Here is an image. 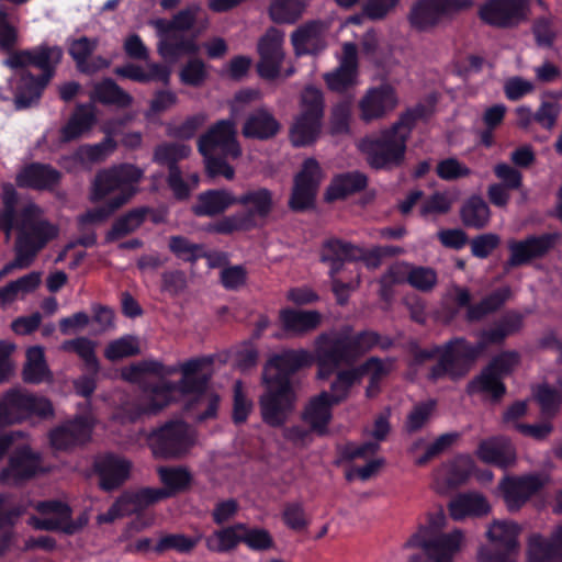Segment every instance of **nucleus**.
Masks as SVG:
<instances>
[{
  "instance_id": "obj_1",
  "label": "nucleus",
  "mask_w": 562,
  "mask_h": 562,
  "mask_svg": "<svg viewBox=\"0 0 562 562\" xmlns=\"http://www.w3.org/2000/svg\"><path fill=\"white\" fill-rule=\"evenodd\" d=\"M212 363V358L191 359L180 366L182 374L178 383L160 380L157 383L147 381L148 374L164 375V366L154 360H144L125 368L122 371L124 380L138 383L142 394L134 401L126 403L124 413L127 419L134 422L142 416L156 415L178 396H191L187 409L195 411L198 420L214 418L220 404V396L207 387L211 374L204 368Z\"/></svg>"
},
{
  "instance_id": "obj_2",
  "label": "nucleus",
  "mask_w": 562,
  "mask_h": 562,
  "mask_svg": "<svg viewBox=\"0 0 562 562\" xmlns=\"http://www.w3.org/2000/svg\"><path fill=\"white\" fill-rule=\"evenodd\" d=\"M393 345L391 338L373 330L355 333L352 326L344 325L339 329L321 333L315 338V363L317 378L328 379L336 373L329 387L331 403L347 400L353 385L360 384V372L356 362L374 347L383 350Z\"/></svg>"
},
{
  "instance_id": "obj_3",
  "label": "nucleus",
  "mask_w": 562,
  "mask_h": 562,
  "mask_svg": "<svg viewBox=\"0 0 562 562\" xmlns=\"http://www.w3.org/2000/svg\"><path fill=\"white\" fill-rule=\"evenodd\" d=\"M1 201L0 229L7 240L12 229L18 232V238L15 258L0 270V279L15 269L29 268L38 251L58 236V227L44 217L41 207L32 201L21 200L11 183L2 186Z\"/></svg>"
},
{
  "instance_id": "obj_4",
  "label": "nucleus",
  "mask_w": 562,
  "mask_h": 562,
  "mask_svg": "<svg viewBox=\"0 0 562 562\" xmlns=\"http://www.w3.org/2000/svg\"><path fill=\"white\" fill-rule=\"evenodd\" d=\"M61 58L63 49L60 47L43 44L32 49L12 53L4 59L3 64L11 69L34 66L43 71L41 77H35L30 72H24L21 76L14 95L16 109L29 108L40 99Z\"/></svg>"
},
{
  "instance_id": "obj_5",
  "label": "nucleus",
  "mask_w": 562,
  "mask_h": 562,
  "mask_svg": "<svg viewBox=\"0 0 562 562\" xmlns=\"http://www.w3.org/2000/svg\"><path fill=\"white\" fill-rule=\"evenodd\" d=\"M425 108L418 105L400 119L380 136L366 137L358 144L367 162L374 169H391L400 166L405 157L406 142L416 121L423 117Z\"/></svg>"
},
{
  "instance_id": "obj_6",
  "label": "nucleus",
  "mask_w": 562,
  "mask_h": 562,
  "mask_svg": "<svg viewBox=\"0 0 562 562\" xmlns=\"http://www.w3.org/2000/svg\"><path fill=\"white\" fill-rule=\"evenodd\" d=\"M144 171L132 164H121L97 172L91 184L90 201H105L121 209L138 192Z\"/></svg>"
},
{
  "instance_id": "obj_7",
  "label": "nucleus",
  "mask_w": 562,
  "mask_h": 562,
  "mask_svg": "<svg viewBox=\"0 0 562 562\" xmlns=\"http://www.w3.org/2000/svg\"><path fill=\"white\" fill-rule=\"evenodd\" d=\"M40 516L31 515L27 525L35 530L59 531L67 536L80 532L89 522L87 512L72 519L70 506L60 501H44L34 504Z\"/></svg>"
},
{
  "instance_id": "obj_8",
  "label": "nucleus",
  "mask_w": 562,
  "mask_h": 562,
  "mask_svg": "<svg viewBox=\"0 0 562 562\" xmlns=\"http://www.w3.org/2000/svg\"><path fill=\"white\" fill-rule=\"evenodd\" d=\"M521 527L512 520H494L486 530L488 546L477 550V562H517Z\"/></svg>"
},
{
  "instance_id": "obj_9",
  "label": "nucleus",
  "mask_w": 562,
  "mask_h": 562,
  "mask_svg": "<svg viewBox=\"0 0 562 562\" xmlns=\"http://www.w3.org/2000/svg\"><path fill=\"white\" fill-rule=\"evenodd\" d=\"M32 415L52 416L50 402L21 387H12L0 397V427L21 423Z\"/></svg>"
},
{
  "instance_id": "obj_10",
  "label": "nucleus",
  "mask_w": 562,
  "mask_h": 562,
  "mask_svg": "<svg viewBox=\"0 0 562 562\" xmlns=\"http://www.w3.org/2000/svg\"><path fill=\"white\" fill-rule=\"evenodd\" d=\"M438 362L429 371L430 380L449 376L452 380L463 378L470 371L477 355L473 345L464 338H453L445 345L437 347Z\"/></svg>"
},
{
  "instance_id": "obj_11",
  "label": "nucleus",
  "mask_w": 562,
  "mask_h": 562,
  "mask_svg": "<svg viewBox=\"0 0 562 562\" xmlns=\"http://www.w3.org/2000/svg\"><path fill=\"white\" fill-rule=\"evenodd\" d=\"M265 383L266 390L259 398L261 418L271 427L283 426L295 409L296 389L292 381Z\"/></svg>"
},
{
  "instance_id": "obj_12",
  "label": "nucleus",
  "mask_w": 562,
  "mask_h": 562,
  "mask_svg": "<svg viewBox=\"0 0 562 562\" xmlns=\"http://www.w3.org/2000/svg\"><path fill=\"white\" fill-rule=\"evenodd\" d=\"M147 442L156 458L177 459L184 456L194 445V432L184 422H168L151 431Z\"/></svg>"
},
{
  "instance_id": "obj_13",
  "label": "nucleus",
  "mask_w": 562,
  "mask_h": 562,
  "mask_svg": "<svg viewBox=\"0 0 562 562\" xmlns=\"http://www.w3.org/2000/svg\"><path fill=\"white\" fill-rule=\"evenodd\" d=\"M472 5V0H415L407 21L414 30L428 32L439 24L443 15L467 10Z\"/></svg>"
},
{
  "instance_id": "obj_14",
  "label": "nucleus",
  "mask_w": 562,
  "mask_h": 562,
  "mask_svg": "<svg viewBox=\"0 0 562 562\" xmlns=\"http://www.w3.org/2000/svg\"><path fill=\"white\" fill-rule=\"evenodd\" d=\"M201 155L221 153L225 157L239 158L241 148L237 140L236 124L232 120H221L213 124L198 140Z\"/></svg>"
},
{
  "instance_id": "obj_15",
  "label": "nucleus",
  "mask_w": 562,
  "mask_h": 562,
  "mask_svg": "<svg viewBox=\"0 0 562 562\" xmlns=\"http://www.w3.org/2000/svg\"><path fill=\"white\" fill-rule=\"evenodd\" d=\"M528 0H488L480 9V18L490 25L508 29L526 21Z\"/></svg>"
},
{
  "instance_id": "obj_16",
  "label": "nucleus",
  "mask_w": 562,
  "mask_h": 562,
  "mask_svg": "<svg viewBox=\"0 0 562 562\" xmlns=\"http://www.w3.org/2000/svg\"><path fill=\"white\" fill-rule=\"evenodd\" d=\"M315 362L313 353L306 349H289L272 356L263 370L265 382L281 383L291 381L290 375L302 368L311 367Z\"/></svg>"
},
{
  "instance_id": "obj_17",
  "label": "nucleus",
  "mask_w": 562,
  "mask_h": 562,
  "mask_svg": "<svg viewBox=\"0 0 562 562\" xmlns=\"http://www.w3.org/2000/svg\"><path fill=\"white\" fill-rule=\"evenodd\" d=\"M547 483L540 474L505 476L498 484L504 503L509 512L519 510Z\"/></svg>"
},
{
  "instance_id": "obj_18",
  "label": "nucleus",
  "mask_w": 562,
  "mask_h": 562,
  "mask_svg": "<svg viewBox=\"0 0 562 562\" xmlns=\"http://www.w3.org/2000/svg\"><path fill=\"white\" fill-rule=\"evenodd\" d=\"M426 531L415 533L407 542L409 547L422 548L432 562H453L456 554L460 551L464 540L463 532L456 529L449 535L436 539H428Z\"/></svg>"
},
{
  "instance_id": "obj_19",
  "label": "nucleus",
  "mask_w": 562,
  "mask_h": 562,
  "mask_svg": "<svg viewBox=\"0 0 562 562\" xmlns=\"http://www.w3.org/2000/svg\"><path fill=\"white\" fill-rule=\"evenodd\" d=\"M235 201L243 206L239 214L251 229L261 226L274 209L273 192L263 187L247 189L240 195H235Z\"/></svg>"
},
{
  "instance_id": "obj_20",
  "label": "nucleus",
  "mask_w": 562,
  "mask_h": 562,
  "mask_svg": "<svg viewBox=\"0 0 562 562\" xmlns=\"http://www.w3.org/2000/svg\"><path fill=\"white\" fill-rule=\"evenodd\" d=\"M283 32L270 27L258 42L259 61L257 71L265 79H274L280 75L284 59L282 49Z\"/></svg>"
},
{
  "instance_id": "obj_21",
  "label": "nucleus",
  "mask_w": 562,
  "mask_h": 562,
  "mask_svg": "<svg viewBox=\"0 0 562 562\" xmlns=\"http://www.w3.org/2000/svg\"><path fill=\"white\" fill-rule=\"evenodd\" d=\"M41 468V456L23 445L10 456L8 465L0 472L4 485H19L32 479Z\"/></svg>"
},
{
  "instance_id": "obj_22",
  "label": "nucleus",
  "mask_w": 562,
  "mask_h": 562,
  "mask_svg": "<svg viewBox=\"0 0 562 562\" xmlns=\"http://www.w3.org/2000/svg\"><path fill=\"white\" fill-rule=\"evenodd\" d=\"M321 181L322 170L318 162L313 158L306 159L301 172L295 178L290 206L293 210H304L311 206Z\"/></svg>"
},
{
  "instance_id": "obj_23",
  "label": "nucleus",
  "mask_w": 562,
  "mask_h": 562,
  "mask_svg": "<svg viewBox=\"0 0 562 562\" xmlns=\"http://www.w3.org/2000/svg\"><path fill=\"white\" fill-rule=\"evenodd\" d=\"M93 428V420L89 416H79L49 434V441L56 450H68L90 440Z\"/></svg>"
},
{
  "instance_id": "obj_24",
  "label": "nucleus",
  "mask_w": 562,
  "mask_h": 562,
  "mask_svg": "<svg viewBox=\"0 0 562 562\" xmlns=\"http://www.w3.org/2000/svg\"><path fill=\"white\" fill-rule=\"evenodd\" d=\"M358 74V49L353 43L342 45V54L339 58V66L323 78L333 91H344L355 85Z\"/></svg>"
},
{
  "instance_id": "obj_25",
  "label": "nucleus",
  "mask_w": 562,
  "mask_h": 562,
  "mask_svg": "<svg viewBox=\"0 0 562 562\" xmlns=\"http://www.w3.org/2000/svg\"><path fill=\"white\" fill-rule=\"evenodd\" d=\"M397 98L395 90L389 85L370 89L361 99L360 116L366 122L383 117L387 112L395 109Z\"/></svg>"
},
{
  "instance_id": "obj_26",
  "label": "nucleus",
  "mask_w": 562,
  "mask_h": 562,
  "mask_svg": "<svg viewBox=\"0 0 562 562\" xmlns=\"http://www.w3.org/2000/svg\"><path fill=\"white\" fill-rule=\"evenodd\" d=\"M282 329L290 337H304L315 331L323 323L316 310L284 308L279 313Z\"/></svg>"
},
{
  "instance_id": "obj_27",
  "label": "nucleus",
  "mask_w": 562,
  "mask_h": 562,
  "mask_svg": "<svg viewBox=\"0 0 562 562\" xmlns=\"http://www.w3.org/2000/svg\"><path fill=\"white\" fill-rule=\"evenodd\" d=\"M329 30V24L324 21H310L291 35V42L299 55L302 54H317L323 50L326 43V34Z\"/></svg>"
},
{
  "instance_id": "obj_28",
  "label": "nucleus",
  "mask_w": 562,
  "mask_h": 562,
  "mask_svg": "<svg viewBox=\"0 0 562 562\" xmlns=\"http://www.w3.org/2000/svg\"><path fill=\"white\" fill-rule=\"evenodd\" d=\"M554 241L555 236L550 234L530 236L519 241H509L508 248L510 257L508 259V265L512 267H518L535 258L542 257L553 247Z\"/></svg>"
},
{
  "instance_id": "obj_29",
  "label": "nucleus",
  "mask_w": 562,
  "mask_h": 562,
  "mask_svg": "<svg viewBox=\"0 0 562 562\" xmlns=\"http://www.w3.org/2000/svg\"><path fill=\"white\" fill-rule=\"evenodd\" d=\"M61 179V172L50 165L33 162L25 166L16 176V184L34 190H53Z\"/></svg>"
},
{
  "instance_id": "obj_30",
  "label": "nucleus",
  "mask_w": 562,
  "mask_h": 562,
  "mask_svg": "<svg viewBox=\"0 0 562 562\" xmlns=\"http://www.w3.org/2000/svg\"><path fill=\"white\" fill-rule=\"evenodd\" d=\"M280 130L281 124L273 113L266 108H259L247 115L241 134L246 138L268 140L278 135Z\"/></svg>"
},
{
  "instance_id": "obj_31",
  "label": "nucleus",
  "mask_w": 562,
  "mask_h": 562,
  "mask_svg": "<svg viewBox=\"0 0 562 562\" xmlns=\"http://www.w3.org/2000/svg\"><path fill=\"white\" fill-rule=\"evenodd\" d=\"M100 486L104 491L117 488L130 475L131 462L122 457L106 454L95 461Z\"/></svg>"
},
{
  "instance_id": "obj_32",
  "label": "nucleus",
  "mask_w": 562,
  "mask_h": 562,
  "mask_svg": "<svg viewBox=\"0 0 562 562\" xmlns=\"http://www.w3.org/2000/svg\"><path fill=\"white\" fill-rule=\"evenodd\" d=\"M521 327L522 317L520 314H506L494 326L479 334V341L473 345L474 351L479 357L490 345L502 344L507 336L519 331Z\"/></svg>"
},
{
  "instance_id": "obj_33",
  "label": "nucleus",
  "mask_w": 562,
  "mask_h": 562,
  "mask_svg": "<svg viewBox=\"0 0 562 562\" xmlns=\"http://www.w3.org/2000/svg\"><path fill=\"white\" fill-rule=\"evenodd\" d=\"M97 46L98 40L87 36L74 40L70 43L69 54L75 60L79 71L91 75L109 66V61L101 56L89 59Z\"/></svg>"
},
{
  "instance_id": "obj_34",
  "label": "nucleus",
  "mask_w": 562,
  "mask_h": 562,
  "mask_svg": "<svg viewBox=\"0 0 562 562\" xmlns=\"http://www.w3.org/2000/svg\"><path fill=\"white\" fill-rule=\"evenodd\" d=\"M476 456L484 463L501 468L512 465L516 460V452L510 441L504 437H494L479 443Z\"/></svg>"
},
{
  "instance_id": "obj_35",
  "label": "nucleus",
  "mask_w": 562,
  "mask_h": 562,
  "mask_svg": "<svg viewBox=\"0 0 562 562\" xmlns=\"http://www.w3.org/2000/svg\"><path fill=\"white\" fill-rule=\"evenodd\" d=\"M334 405L337 404L331 403L328 392L323 391L310 400L302 413V419L310 425L312 431L325 435L331 420V407Z\"/></svg>"
},
{
  "instance_id": "obj_36",
  "label": "nucleus",
  "mask_w": 562,
  "mask_h": 562,
  "mask_svg": "<svg viewBox=\"0 0 562 562\" xmlns=\"http://www.w3.org/2000/svg\"><path fill=\"white\" fill-rule=\"evenodd\" d=\"M361 257H363L362 248L340 239H330L324 244L321 259L329 265L330 276L335 277L345 261L359 260Z\"/></svg>"
},
{
  "instance_id": "obj_37",
  "label": "nucleus",
  "mask_w": 562,
  "mask_h": 562,
  "mask_svg": "<svg viewBox=\"0 0 562 562\" xmlns=\"http://www.w3.org/2000/svg\"><path fill=\"white\" fill-rule=\"evenodd\" d=\"M95 123L97 115L94 105L79 104L70 115L66 125L60 130L61 142L68 143L87 135Z\"/></svg>"
},
{
  "instance_id": "obj_38",
  "label": "nucleus",
  "mask_w": 562,
  "mask_h": 562,
  "mask_svg": "<svg viewBox=\"0 0 562 562\" xmlns=\"http://www.w3.org/2000/svg\"><path fill=\"white\" fill-rule=\"evenodd\" d=\"M157 473L164 487L151 488V492L165 493L161 499L189 490L193 479L186 467H160Z\"/></svg>"
},
{
  "instance_id": "obj_39",
  "label": "nucleus",
  "mask_w": 562,
  "mask_h": 562,
  "mask_svg": "<svg viewBox=\"0 0 562 562\" xmlns=\"http://www.w3.org/2000/svg\"><path fill=\"white\" fill-rule=\"evenodd\" d=\"M235 195L228 190H207L199 194L193 205V213L198 216H214L235 205Z\"/></svg>"
},
{
  "instance_id": "obj_40",
  "label": "nucleus",
  "mask_w": 562,
  "mask_h": 562,
  "mask_svg": "<svg viewBox=\"0 0 562 562\" xmlns=\"http://www.w3.org/2000/svg\"><path fill=\"white\" fill-rule=\"evenodd\" d=\"M89 98L92 102L115 105L122 109L128 108L133 103V97L112 79H103L102 81L93 83Z\"/></svg>"
},
{
  "instance_id": "obj_41",
  "label": "nucleus",
  "mask_w": 562,
  "mask_h": 562,
  "mask_svg": "<svg viewBox=\"0 0 562 562\" xmlns=\"http://www.w3.org/2000/svg\"><path fill=\"white\" fill-rule=\"evenodd\" d=\"M490 510L487 499L479 493L459 495L449 504V513L454 520H462L468 516H483Z\"/></svg>"
},
{
  "instance_id": "obj_42",
  "label": "nucleus",
  "mask_w": 562,
  "mask_h": 562,
  "mask_svg": "<svg viewBox=\"0 0 562 562\" xmlns=\"http://www.w3.org/2000/svg\"><path fill=\"white\" fill-rule=\"evenodd\" d=\"M114 72L121 77L143 83L150 81L168 83L170 79V70L158 63H148L146 69L135 64H127L117 67Z\"/></svg>"
},
{
  "instance_id": "obj_43",
  "label": "nucleus",
  "mask_w": 562,
  "mask_h": 562,
  "mask_svg": "<svg viewBox=\"0 0 562 562\" xmlns=\"http://www.w3.org/2000/svg\"><path fill=\"white\" fill-rule=\"evenodd\" d=\"M22 374L23 380L32 384H40L52 380V372L46 363L42 347L33 346L27 349Z\"/></svg>"
},
{
  "instance_id": "obj_44",
  "label": "nucleus",
  "mask_w": 562,
  "mask_h": 562,
  "mask_svg": "<svg viewBox=\"0 0 562 562\" xmlns=\"http://www.w3.org/2000/svg\"><path fill=\"white\" fill-rule=\"evenodd\" d=\"M323 120L296 115L290 128V140L295 147L313 144L321 135Z\"/></svg>"
},
{
  "instance_id": "obj_45",
  "label": "nucleus",
  "mask_w": 562,
  "mask_h": 562,
  "mask_svg": "<svg viewBox=\"0 0 562 562\" xmlns=\"http://www.w3.org/2000/svg\"><path fill=\"white\" fill-rule=\"evenodd\" d=\"M367 186V177L358 171L346 172L335 177L327 189L326 199L334 201L361 191Z\"/></svg>"
},
{
  "instance_id": "obj_46",
  "label": "nucleus",
  "mask_w": 562,
  "mask_h": 562,
  "mask_svg": "<svg viewBox=\"0 0 562 562\" xmlns=\"http://www.w3.org/2000/svg\"><path fill=\"white\" fill-rule=\"evenodd\" d=\"M166 495L161 492H151V488H142L135 493H124L116 501V507L122 516H128L138 513L149 505L161 501V496Z\"/></svg>"
},
{
  "instance_id": "obj_47",
  "label": "nucleus",
  "mask_w": 562,
  "mask_h": 562,
  "mask_svg": "<svg viewBox=\"0 0 562 562\" xmlns=\"http://www.w3.org/2000/svg\"><path fill=\"white\" fill-rule=\"evenodd\" d=\"M460 217L467 227L482 229L490 223L491 210L481 196L472 195L462 204Z\"/></svg>"
},
{
  "instance_id": "obj_48",
  "label": "nucleus",
  "mask_w": 562,
  "mask_h": 562,
  "mask_svg": "<svg viewBox=\"0 0 562 562\" xmlns=\"http://www.w3.org/2000/svg\"><path fill=\"white\" fill-rule=\"evenodd\" d=\"M512 297L509 286L496 289L484 296L479 303L470 305L467 318L471 322L480 321L485 316L497 312Z\"/></svg>"
},
{
  "instance_id": "obj_49",
  "label": "nucleus",
  "mask_w": 562,
  "mask_h": 562,
  "mask_svg": "<svg viewBox=\"0 0 562 562\" xmlns=\"http://www.w3.org/2000/svg\"><path fill=\"white\" fill-rule=\"evenodd\" d=\"M114 138L105 137L93 145H81L71 155V159L81 166H90L105 160L116 149Z\"/></svg>"
},
{
  "instance_id": "obj_50",
  "label": "nucleus",
  "mask_w": 562,
  "mask_h": 562,
  "mask_svg": "<svg viewBox=\"0 0 562 562\" xmlns=\"http://www.w3.org/2000/svg\"><path fill=\"white\" fill-rule=\"evenodd\" d=\"M244 524H235L233 526L218 529L205 539L209 550L214 552H227L237 547L243 540Z\"/></svg>"
},
{
  "instance_id": "obj_51",
  "label": "nucleus",
  "mask_w": 562,
  "mask_h": 562,
  "mask_svg": "<svg viewBox=\"0 0 562 562\" xmlns=\"http://www.w3.org/2000/svg\"><path fill=\"white\" fill-rule=\"evenodd\" d=\"M308 0H273L269 5V16L278 24H293L303 14Z\"/></svg>"
},
{
  "instance_id": "obj_52",
  "label": "nucleus",
  "mask_w": 562,
  "mask_h": 562,
  "mask_svg": "<svg viewBox=\"0 0 562 562\" xmlns=\"http://www.w3.org/2000/svg\"><path fill=\"white\" fill-rule=\"evenodd\" d=\"M498 374L486 367L480 375L474 378L468 384L470 394L481 393L490 395L494 401H498L505 393V385Z\"/></svg>"
},
{
  "instance_id": "obj_53",
  "label": "nucleus",
  "mask_w": 562,
  "mask_h": 562,
  "mask_svg": "<svg viewBox=\"0 0 562 562\" xmlns=\"http://www.w3.org/2000/svg\"><path fill=\"white\" fill-rule=\"evenodd\" d=\"M360 372V380L364 375L369 376V385L367 387V395L373 396L379 392V384L391 371L392 362L383 361L378 357H371L361 364L356 366Z\"/></svg>"
},
{
  "instance_id": "obj_54",
  "label": "nucleus",
  "mask_w": 562,
  "mask_h": 562,
  "mask_svg": "<svg viewBox=\"0 0 562 562\" xmlns=\"http://www.w3.org/2000/svg\"><path fill=\"white\" fill-rule=\"evenodd\" d=\"M149 210L136 207L120 216L106 234V240L113 241L135 232L145 221Z\"/></svg>"
},
{
  "instance_id": "obj_55",
  "label": "nucleus",
  "mask_w": 562,
  "mask_h": 562,
  "mask_svg": "<svg viewBox=\"0 0 562 562\" xmlns=\"http://www.w3.org/2000/svg\"><path fill=\"white\" fill-rule=\"evenodd\" d=\"M191 154V147L183 143H162L155 147L153 160L166 166L168 170L178 167V161L186 159Z\"/></svg>"
},
{
  "instance_id": "obj_56",
  "label": "nucleus",
  "mask_w": 562,
  "mask_h": 562,
  "mask_svg": "<svg viewBox=\"0 0 562 562\" xmlns=\"http://www.w3.org/2000/svg\"><path fill=\"white\" fill-rule=\"evenodd\" d=\"M200 46L194 38L171 35L169 40L158 42L157 50L162 58L177 59L181 55H194Z\"/></svg>"
},
{
  "instance_id": "obj_57",
  "label": "nucleus",
  "mask_w": 562,
  "mask_h": 562,
  "mask_svg": "<svg viewBox=\"0 0 562 562\" xmlns=\"http://www.w3.org/2000/svg\"><path fill=\"white\" fill-rule=\"evenodd\" d=\"M437 409V401L429 398L413 406L406 416L404 428L413 434L423 429L432 418Z\"/></svg>"
},
{
  "instance_id": "obj_58",
  "label": "nucleus",
  "mask_w": 562,
  "mask_h": 562,
  "mask_svg": "<svg viewBox=\"0 0 562 562\" xmlns=\"http://www.w3.org/2000/svg\"><path fill=\"white\" fill-rule=\"evenodd\" d=\"M21 515V510L10 505V496L0 495V555L3 554L11 544L13 518Z\"/></svg>"
},
{
  "instance_id": "obj_59",
  "label": "nucleus",
  "mask_w": 562,
  "mask_h": 562,
  "mask_svg": "<svg viewBox=\"0 0 562 562\" xmlns=\"http://www.w3.org/2000/svg\"><path fill=\"white\" fill-rule=\"evenodd\" d=\"M60 350L78 355L91 372L95 373L99 370V362L95 357V344L92 340L86 337L65 340L60 345Z\"/></svg>"
},
{
  "instance_id": "obj_60",
  "label": "nucleus",
  "mask_w": 562,
  "mask_h": 562,
  "mask_svg": "<svg viewBox=\"0 0 562 562\" xmlns=\"http://www.w3.org/2000/svg\"><path fill=\"white\" fill-rule=\"evenodd\" d=\"M561 31V22L553 15L538 18L532 25L536 43L541 47H551Z\"/></svg>"
},
{
  "instance_id": "obj_61",
  "label": "nucleus",
  "mask_w": 562,
  "mask_h": 562,
  "mask_svg": "<svg viewBox=\"0 0 562 562\" xmlns=\"http://www.w3.org/2000/svg\"><path fill=\"white\" fill-rule=\"evenodd\" d=\"M299 115L323 120L325 99L323 92L312 86L303 89L300 95Z\"/></svg>"
},
{
  "instance_id": "obj_62",
  "label": "nucleus",
  "mask_w": 562,
  "mask_h": 562,
  "mask_svg": "<svg viewBox=\"0 0 562 562\" xmlns=\"http://www.w3.org/2000/svg\"><path fill=\"white\" fill-rule=\"evenodd\" d=\"M201 539L202 535L194 537H188L183 533L165 535L155 546V551L162 553L168 550H176L180 553H189L196 547Z\"/></svg>"
},
{
  "instance_id": "obj_63",
  "label": "nucleus",
  "mask_w": 562,
  "mask_h": 562,
  "mask_svg": "<svg viewBox=\"0 0 562 562\" xmlns=\"http://www.w3.org/2000/svg\"><path fill=\"white\" fill-rule=\"evenodd\" d=\"M558 547L552 539L547 540L539 533H533L528 539L527 560L528 562H555Z\"/></svg>"
},
{
  "instance_id": "obj_64",
  "label": "nucleus",
  "mask_w": 562,
  "mask_h": 562,
  "mask_svg": "<svg viewBox=\"0 0 562 562\" xmlns=\"http://www.w3.org/2000/svg\"><path fill=\"white\" fill-rule=\"evenodd\" d=\"M202 8L198 3H191L178 11L173 16L175 31L186 32L194 27L200 22L199 31L202 32L209 27V20L205 18L200 20Z\"/></svg>"
}]
</instances>
